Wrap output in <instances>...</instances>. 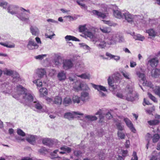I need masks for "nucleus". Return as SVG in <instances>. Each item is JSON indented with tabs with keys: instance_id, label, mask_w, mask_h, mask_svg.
Instances as JSON below:
<instances>
[{
	"instance_id": "f257e3e1",
	"label": "nucleus",
	"mask_w": 160,
	"mask_h": 160,
	"mask_svg": "<svg viewBox=\"0 0 160 160\" xmlns=\"http://www.w3.org/2000/svg\"><path fill=\"white\" fill-rule=\"evenodd\" d=\"M13 97L17 100L22 99L26 102H31L33 100V96L28 93L27 90L20 85L17 87V92L13 95Z\"/></svg>"
},
{
	"instance_id": "f03ea898",
	"label": "nucleus",
	"mask_w": 160,
	"mask_h": 160,
	"mask_svg": "<svg viewBox=\"0 0 160 160\" xmlns=\"http://www.w3.org/2000/svg\"><path fill=\"white\" fill-rule=\"evenodd\" d=\"M76 86L73 87L77 91L81 90L87 91L89 89V88L86 83H80L78 84V82L75 83Z\"/></svg>"
},
{
	"instance_id": "7ed1b4c3",
	"label": "nucleus",
	"mask_w": 160,
	"mask_h": 160,
	"mask_svg": "<svg viewBox=\"0 0 160 160\" xmlns=\"http://www.w3.org/2000/svg\"><path fill=\"white\" fill-rule=\"evenodd\" d=\"M124 121L131 131L135 133L136 132V130L134 127L133 124L131 121L128 118H124Z\"/></svg>"
},
{
	"instance_id": "20e7f679",
	"label": "nucleus",
	"mask_w": 160,
	"mask_h": 160,
	"mask_svg": "<svg viewBox=\"0 0 160 160\" xmlns=\"http://www.w3.org/2000/svg\"><path fill=\"white\" fill-rule=\"evenodd\" d=\"M63 67L64 69L67 70L72 68L73 64L70 60L66 59L63 60Z\"/></svg>"
},
{
	"instance_id": "39448f33",
	"label": "nucleus",
	"mask_w": 160,
	"mask_h": 160,
	"mask_svg": "<svg viewBox=\"0 0 160 160\" xmlns=\"http://www.w3.org/2000/svg\"><path fill=\"white\" fill-rule=\"evenodd\" d=\"M42 143L49 147H52L55 143L54 140L49 138H44L42 140Z\"/></svg>"
},
{
	"instance_id": "423d86ee",
	"label": "nucleus",
	"mask_w": 160,
	"mask_h": 160,
	"mask_svg": "<svg viewBox=\"0 0 160 160\" xmlns=\"http://www.w3.org/2000/svg\"><path fill=\"white\" fill-rule=\"evenodd\" d=\"M125 19L129 23H132L134 22V16L131 14L129 12H127L123 14Z\"/></svg>"
},
{
	"instance_id": "0eeeda50",
	"label": "nucleus",
	"mask_w": 160,
	"mask_h": 160,
	"mask_svg": "<svg viewBox=\"0 0 160 160\" xmlns=\"http://www.w3.org/2000/svg\"><path fill=\"white\" fill-rule=\"evenodd\" d=\"M159 63V60L157 58H153L148 61V64L152 68H155Z\"/></svg>"
},
{
	"instance_id": "6e6552de",
	"label": "nucleus",
	"mask_w": 160,
	"mask_h": 160,
	"mask_svg": "<svg viewBox=\"0 0 160 160\" xmlns=\"http://www.w3.org/2000/svg\"><path fill=\"white\" fill-rule=\"evenodd\" d=\"M38 45L34 41L32 40H30L27 45L28 48L30 50H33L38 48Z\"/></svg>"
},
{
	"instance_id": "1a4fd4ad",
	"label": "nucleus",
	"mask_w": 160,
	"mask_h": 160,
	"mask_svg": "<svg viewBox=\"0 0 160 160\" xmlns=\"http://www.w3.org/2000/svg\"><path fill=\"white\" fill-rule=\"evenodd\" d=\"M80 98L82 101L83 102H85L89 99V93L86 92H83L81 93Z\"/></svg>"
},
{
	"instance_id": "9d476101",
	"label": "nucleus",
	"mask_w": 160,
	"mask_h": 160,
	"mask_svg": "<svg viewBox=\"0 0 160 160\" xmlns=\"http://www.w3.org/2000/svg\"><path fill=\"white\" fill-rule=\"evenodd\" d=\"M92 87L95 89L97 90L99 92L101 91H107V90L105 87L101 85H96L93 84H92Z\"/></svg>"
},
{
	"instance_id": "9b49d317",
	"label": "nucleus",
	"mask_w": 160,
	"mask_h": 160,
	"mask_svg": "<svg viewBox=\"0 0 160 160\" xmlns=\"http://www.w3.org/2000/svg\"><path fill=\"white\" fill-rule=\"evenodd\" d=\"M26 140L29 143L34 145L36 142V138L33 135L29 136L26 138Z\"/></svg>"
},
{
	"instance_id": "f8f14e48",
	"label": "nucleus",
	"mask_w": 160,
	"mask_h": 160,
	"mask_svg": "<svg viewBox=\"0 0 160 160\" xmlns=\"http://www.w3.org/2000/svg\"><path fill=\"white\" fill-rule=\"evenodd\" d=\"M17 7L13 6L10 5L8 8V10L9 12L12 14H14L16 13V11L17 9Z\"/></svg>"
},
{
	"instance_id": "ddd939ff",
	"label": "nucleus",
	"mask_w": 160,
	"mask_h": 160,
	"mask_svg": "<svg viewBox=\"0 0 160 160\" xmlns=\"http://www.w3.org/2000/svg\"><path fill=\"white\" fill-rule=\"evenodd\" d=\"M92 12L94 15H97L98 17H101L103 18H104L106 17L105 14L102 13L97 10H93Z\"/></svg>"
},
{
	"instance_id": "4468645a",
	"label": "nucleus",
	"mask_w": 160,
	"mask_h": 160,
	"mask_svg": "<svg viewBox=\"0 0 160 160\" xmlns=\"http://www.w3.org/2000/svg\"><path fill=\"white\" fill-rule=\"evenodd\" d=\"M21 20L23 21H26L29 20V15H27L25 14L21 13L18 16Z\"/></svg>"
},
{
	"instance_id": "2eb2a0df",
	"label": "nucleus",
	"mask_w": 160,
	"mask_h": 160,
	"mask_svg": "<svg viewBox=\"0 0 160 160\" xmlns=\"http://www.w3.org/2000/svg\"><path fill=\"white\" fill-rule=\"evenodd\" d=\"M40 96L41 97H44L48 95L47 89L46 88H42L39 90Z\"/></svg>"
},
{
	"instance_id": "dca6fc26",
	"label": "nucleus",
	"mask_w": 160,
	"mask_h": 160,
	"mask_svg": "<svg viewBox=\"0 0 160 160\" xmlns=\"http://www.w3.org/2000/svg\"><path fill=\"white\" fill-rule=\"evenodd\" d=\"M113 15L116 18L120 19L122 18L123 16L122 15L121 12L118 10H113Z\"/></svg>"
},
{
	"instance_id": "f3484780",
	"label": "nucleus",
	"mask_w": 160,
	"mask_h": 160,
	"mask_svg": "<svg viewBox=\"0 0 160 160\" xmlns=\"http://www.w3.org/2000/svg\"><path fill=\"white\" fill-rule=\"evenodd\" d=\"M146 32L148 33L150 36L152 37H155L157 34V32L153 29H150L147 30Z\"/></svg>"
},
{
	"instance_id": "a211bd4d",
	"label": "nucleus",
	"mask_w": 160,
	"mask_h": 160,
	"mask_svg": "<svg viewBox=\"0 0 160 160\" xmlns=\"http://www.w3.org/2000/svg\"><path fill=\"white\" fill-rule=\"evenodd\" d=\"M62 99L61 97L56 96L54 98V102L57 105H60L62 103Z\"/></svg>"
},
{
	"instance_id": "6ab92c4d",
	"label": "nucleus",
	"mask_w": 160,
	"mask_h": 160,
	"mask_svg": "<svg viewBox=\"0 0 160 160\" xmlns=\"http://www.w3.org/2000/svg\"><path fill=\"white\" fill-rule=\"evenodd\" d=\"M72 102V100L70 98L66 97L64 99L63 103V104L66 106L71 103Z\"/></svg>"
},
{
	"instance_id": "aec40b11",
	"label": "nucleus",
	"mask_w": 160,
	"mask_h": 160,
	"mask_svg": "<svg viewBox=\"0 0 160 160\" xmlns=\"http://www.w3.org/2000/svg\"><path fill=\"white\" fill-rule=\"evenodd\" d=\"M65 39L66 40L70 41L72 40L73 41H79V40L76 38L75 37L71 36V35H67L65 37Z\"/></svg>"
},
{
	"instance_id": "412c9836",
	"label": "nucleus",
	"mask_w": 160,
	"mask_h": 160,
	"mask_svg": "<svg viewBox=\"0 0 160 160\" xmlns=\"http://www.w3.org/2000/svg\"><path fill=\"white\" fill-rule=\"evenodd\" d=\"M37 73L39 77L42 78L45 74L46 72L44 69H40L38 70Z\"/></svg>"
},
{
	"instance_id": "4be33fe9",
	"label": "nucleus",
	"mask_w": 160,
	"mask_h": 160,
	"mask_svg": "<svg viewBox=\"0 0 160 160\" xmlns=\"http://www.w3.org/2000/svg\"><path fill=\"white\" fill-rule=\"evenodd\" d=\"M31 32L33 35L36 36L38 34V29L36 27L31 26L30 28Z\"/></svg>"
},
{
	"instance_id": "5701e85b",
	"label": "nucleus",
	"mask_w": 160,
	"mask_h": 160,
	"mask_svg": "<svg viewBox=\"0 0 160 160\" xmlns=\"http://www.w3.org/2000/svg\"><path fill=\"white\" fill-rule=\"evenodd\" d=\"M159 121L157 119H154L148 121V123L150 126L156 125L158 124Z\"/></svg>"
},
{
	"instance_id": "b1692460",
	"label": "nucleus",
	"mask_w": 160,
	"mask_h": 160,
	"mask_svg": "<svg viewBox=\"0 0 160 160\" xmlns=\"http://www.w3.org/2000/svg\"><path fill=\"white\" fill-rule=\"evenodd\" d=\"M153 91L154 93L159 97H160V87L159 86H155L153 88Z\"/></svg>"
},
{
	"instance_id": "393cba45",
	"label": "nucleus",
	"mask_w": 160,
	"mask_h": 160,
	"mask_svg": "<svg viewBox=\"0 0 160 160\" xmlns=\"http://www.w3.org/2000/svg\"><path fill=\"white\" fill-rule=\"evenodd\" d=\"M152 138V141L153 143H156L159 140L160 137L158 134H155L153 135Z\"/></svg>"
},
{
	"instance_id": "a878e982",
	"label": "nucleus",
	"mask_w": 160,
	"mask_h": 160,
	"mask_svg": "<svg viewBox=\"0 0 160 160\" xmlns=\"http://www.w3.org/2000/svg\"><path fill=\"white\" fill-rule=\"evenodd\" d=\"M58 76L59 80L60 81L65 80L66 77V75L63 72L58 73Z\"/></svg>"
},
{
	"instance_id": "bb28decb",
	"label": "nucleus",
	"mask_w": 160,
	"mask_h": 160,
	"mask_svg": "<svg viewBox=\"0 0 160 160\" xmlns=\"http://www.w3.org/2000/svg\"><path fill=\"white\" fill-rule=\"evenodd\" d=\"M80 98L77 96H74L72 98V100L74 103H79L80 102Z\"/></svg>"
},
{
	"instance_id": "cd10ccee",
	"label": "nucleus",
	"mask_w": 160,
	"mask_h": 160,
	"mask_svg": "<svg viewBox=\"0 0 160 160\" xmlns=\"http://www.w3.org/2000/svg\"><path fill=\"white\" fill-rule=\"evenodd\" d=\"M60 149L61 150L64 151V152H65V153H69L71 151V149L70 148L66 146H64L61 147Z\"/></svg>"
},
{
	"instance_id": "c85d7f7f",
	"label": "nucleus",
	"mask_w": 160,
	"mask_h": 160,
	"mask_svg": "<svg viewBox=\"0 0 160 160\" xmlns=\"http://www.w3.org/2000/svg\"><path fill=\"white\" fill-rule=\"evenodd\" d=\"M159 70L158 69L156 68L154 71L152 70L151 72V74L152 77L155 78H157L159 75Z\"/></svg>"
},
{
	"instance_id": "c756f323",
	"label": "nucleus",
	"mask_w": 160,
	"mask_h": 160,
	"mask_svg": "<svg viewBox=\"0 0 160 160\" xmlns=\"http://www.w3.org/2000/svg\"><path fill=\"white\" fill-rule=\"evenodd\" d=\"M33 102L35 103L34 107L36 109L38 110H41L42 109V106L38 101H34Z\"/></svg>"
},
{
	"instance_id": "7c9ffc66",
	"label": "nucleus",
	"mask_w": 160,
	"mask_h": 160,
	"mask_svg": "<svg viewBox=\"0 0 160 160\" xmlns=\"http://www.w3.org/2000/svg\"><path fill=\"white\" fill-rule=\"evenodd\" d=\"M64 117L65 118H67L69 120L72 119L74 118L73 114L70 112L66 113L64 114Z\"/></svg>"
},
{
	"instance_id": "2f4dec72",
	"label": "nucleus",
	"mask_w": 160,
	"mask_h": 160,
	"mask_svg": "<svg viewBox=\"0 0 160 160\" xmlns=\"http://www.w3.org/2000/svg\"><path fill=\"white\" fill-rule=\"evenodd\" d=\"M78 77H80L84 79H88L90 78V75L89 74L83 73L81 75H77Z\"/></svg>"
},
{
	"instance_id": "473e14b6",
	"label": "nucleus",
	"mask_w": 160,
	"mask_h": 160,
	"mask_svg": "<svg viewBox=\"0 0 160 160\" xmlns=\"http://www.w3.org/2000/svg\"><path fill=\"white\" fill-rule=\"evenodd\" d=\"M137 74L142 80L144 81L146 79L145 75L144 73L138 72H137Z\"/></svg>"
},
{
	"instance_id": "72a5a7b5",
	"label": "nucleus",
	"mask_w": 160,
	"mask_h": 160,
	"mask_svg": "<svg viewBox=\"0 0 160 160\" xmlns=\"http://www.w3.org/2000/svg\"><path fill=\"white\" fill-rule=\"evenodd\" d=\"M100 30L102 32L105 33H109L111 32V29L108 27H102L100 28Z\"/></svg>"
},
{
	"instance_id": "f704fd0d",
	"label": "nucleus",
	"mask_w": 160,
	"mask_h": 160,
	"mask_svg": "<svg viewBox=\"0 0 160 160\" xmlns=\"http://www.w3.org/2000/svg\"><path fill=\"white\" fill-rule=\"evenodd\" d=\"M148 95L149 98L155 102H157L158 100L157 98L152 95L150 92H148Z\"/></svg>"
},
{
	"instance_id": "c9c22d12",
	"label": "nucleus",
	"mask_w": 160,
	"mask_h": 160,
	"mask_svg": "<svg viewBox=\"0 0 160 160\" xmlns=\"http://www.w3.org/2000/svg\"><path fill=\"white\" fill-rule=\"evenodd\" d=\"M108 81L109 85L114 88H113L114 85H112V84L113 82V78H111L110 77H109L108 79Z\"/></svg>"
},
{
	"instance_id": "e433bc0d",
	"label": "nucleus",
	"mask_w": 160,
	"mask_h": 160,
	"mask_svg": "<svg viewBox=\"0 0 160 160\" xmlns=\"http://www.w3.org/2000/svg\"><path fill=\"white\" fill-rule=\"evenodd\" d=\"M125 90L128 92V94H132L133 91L132 89L129 86H127L125 88Z\"/></svg>"
},
{
	"instance_id": "4c0bfd02",
	"label": "nucleus",
	"mask_w": 160,
	"mask_h": 160,
	"mask_svg": "<svg viewBox=\"0 0 160 160\" xmlns=\"http://www.w3.org/2000/svg\"><path fill=\"white\" fill-rule=\"evenodd\" d=\"M85 117L91 121L96 120L97 119V118L95 116L87 115Z\"/></svg>"
},
{
	"instance_id": "58836bf2",
	"label": "nucleus",
	"mask_w": 160,
	"mask_h": 160,
	"mask_svg": "<svg viewBox=\"0 0 160 160\" xmlns=\"http://www.w3.org/2000/svg\"><path fill=\"white\" fill-rule=\"evenodd\" d=\"M17 133L18 135L24 137L25 136V132L20 129H18Z\"/></svg>"
},
{
	"instance_id": "ea45409f",
	"label": "nucleus",
	"mask_w": 160,
	"mask_h": 160,
	"mask_svg": "<svg viewBox=\"0 0 160 160\" xmlns=\"http://www.w3.org/2000/svg\"><path fill=\"white\" fill-rule=\"evenodd\" d=\"M118 136L120 139H124L125 138L124 134L122 132L118 131L117 133Z\"/></svg>"
},
{
	"instance_id": "a19ab883",
	"label": "nucleus",
	"mask_w": 160,
	"mask_h": 160,
	"mask_svg": "<svg viewBox=\"0 0 160 160\" xmlns=\"http://www.w3.org/2000/svg\"><path fill=\"white\" fill-rule=\"evenodd\" d=\"M85 35L87 36V37H88L90 38H93V33L91 32H85L84 33Z\"/></svg>"
},
{
	"instance_id": "79ce46f5",
	"label": "nucleus",
	"mask_w": 160,
	"mask_h": 160,
	"mask_svg": "<svg viewBox=\"0 0 160 160\" xmlns=\"http://www.w3.org/2000/svg\"><path fill=\"white\" fill-rule=\"evenodd\" d=\"M79 31L80 32H83L85 31L86 29L85 25L80 26L79 28Z\"/></svg>"
},
{
	"instance_id": "37998d69",
	"label": "nucleus",
	"mask_w": 160,
	"mask_h": 160,
	"mask_svg": "<svg viewBox=\"0 0 160 160\" xmlns=\"http://www.w3.org/2000/svg\"><path fill=\"white\" fill-rule=\"evenodd\" d=\"M84 0H78L76 2L78 5L80 6H81L84 7L85 8H87V7L85 6V5L84 3H81L80 2H82Z\"/></svg>"
},
{
	"instance_id": "c03bdc74",
	"label": "nucleus",
	"mask_w": 160,
	"mask_h": 160,
	"mask_svg": "<svg viewBox=\"0 0 160 160\" xmlns=\"http://www.w3.org/2000/svg\"><path fill=\"white\" fill-rule=\"evenodd\" d=\"M0 44L2 45V46H4L6 47H7V48H14V47H15V45H8L6 43H3V42H0Z\"/></svg>"
},
{
	"instance_id": "a18cd8bd",
	"label": "nucleus",
	"mask_w": 160,
	"mask_h": 160,
	"mask_svg": "<svg viewBox=\"0 0 160 160\" xmlns=\"http://www.w3.org/2000/svg\"><path fill=\"white\" fill-rule=\"evenodd\" d=\"M13 72L12 70H7L4 72V74H6L8 75H11L13 74Z\"/></svg>"
},
{
	"instance_id": "49530a36",
	"label": "nucleus",
	"mask_w": 160,
	"mask_h": 160,
	"mask_svg": "<svg viewBox=\"0 0 160 160\" xmlns=\"http://www.w3.org/2000/svg\"><path fill=\"white\" fill-rule=\"evenodd\" d=\"M8 3L6 2H0V6L6 8L7 6Z\"/></svg>"
},
{
	"instance_id": "de8ad7c7",
	"label": "nucleus",
	"mask_w": 160,
	"mask_h": 160,
	"mask_svg": "<svg viewBox=\"0 0 160 160\" xmlns=\"http://www.w3.org/2000/svg\"><path fill=\"white\" fill-rule=\"evenodd\" d=\"M46 54H42L38 55L35 57V58L36 59H42L44 57H46Z\"/></svg>"
},
{
	"instance_id": "09e8293b",
	"label": "nucleus",
	"mask_w": 160,
	"mask_h": 160,
	"mask_svg": "<svg viewBox=\"0 0 160 160\" xmlns=\"http://www.w3.org/2000/svg\"><path fill=\"white\" fill-rule=\"evenodd\" d=\"M146 85L150 87L151 88H152L153 89V85L152 83L150 82H147L146 81V82L145 83Z\"/></svg>"
},
{
	"instance_id": "8fccbe9b",
	"label": "nucleus",
	"mask_w": 160,
	"mask_h": 160,
	"mask_svg": "<svg viewBox=\"0 0 160 160\" xmlns=\"http://www.w3.org/2000/svg\"><path fill=\"white\" fill-rule=\"evenodd\" d=\"M37 86L38 87H41L42 86V82L40 81L39 80H37L36 82Z\"/></svg>"
},
{
	"instance_id": "3c124183",
	"label": "nucleus",
	"mask_w": 160,
	"mask_h": 160,
	"mask_svg": "<svg viewBox=\"0 0 160 160\" xmlns=\"http://www.w3.org/2000/svg\"><path fill=\"white\" fill-rule=\"evenodd\" d=\"M137 38L138 40L141 41H143L145 39L144 37L140 34L138 35Z\"/></svg>"
},
{
	"instance_id": "603ef678",
	"label": "nucleus",
	"mask_w": 160,
	"mask_h": 160,
	"mask_svg": "<svg viewBox=\"0 0 160 160\" xmlns=\"http://www.w3.org/2000/svg\"><path fill=\"white\" fill-rule=\"evenodd\" d=\"M151 104V103L148 100H146L145 98H144V101L143 103V106H145L146 105H149Z\"/></svg>"
},
{
	"instance_id": "864d4df0",
	"label": "nucleus",
	"mask_w": 160,
	"mask_h": 160,
	"mask_svg": "<svg viewBox=\"0 0 160 160\" xmlns=\"http://www.w3.org/2000/svg\"><path fill=\"white\" fill-rule=\"evenodd\" d=\"M118 129L120 131H122L123 129V128L122 127L120 123H118L117 125Z\"/></svg>"
},
{
	"instance_id": "5fc2aeb1",
	"label": "nucleus",
	"mask_w": 160,
	"mask_h": 160,
	"mask_svg": "<svg viewBox=\"0 0 160 160\" xmlns=\"http://www.w3.org/2000/svg\"><path fill=\"white\" fill-rule=\"evenodd\" d=\"M106 42H102V43H100L98 46L100 47L101 48H104L106 46Z\"/></svg>"
},
{
	"instance_id": "6e6d98bb",
	"label": "nucleus",
	"mask_w": 160,
	"mask_h": 160,
	"mask_svg": "<svg viewBox=\"0 0 160 160\" xmlns=\"http://www.w3.org/2000/svg\"><path fill=\"white\" fill-rule=\"evenodd\" d=\"M74 155L77 157H79L82 153L81 151H77L74 152Z\"/></svg>"
},
{
	"instance_id": "4d7b16f0",
	"label": "nucleus",
	"mask_w": 160,
	"mask_h": 160,
	"mask_svg": "<svg viewBox=\"0 0 160 160\" xmlns=\"http://www.w3.org/2000/svg\"><path fill=\"white\" fill-rule=\"evenodd\" d=\"M106 55L107 56L109 57L110 59L113 58V56H114V55H112L111 53L108 52H106Z\"/></svg>"
},
{
	"instance_id": "13d9d810",
	"label": "nucleus",
	"mask_w": 160,
	"mask_h": 160,
	"mask_svg": "<svg viewBox=\"0 0 160 160\" xmlns=\"http://www.w3.org/2000/svg\"><path fill=\"white\" fill-rule=\"evenodd\" d=\"M130 142L128 140H127L126 141L125 145V147L127 148H128L129 147Z\"/></svg>"
},
{
	"instance_id": "bf43d9fd",
	"label": "nucleus",
	"mask_w": 160,
	"mask_h": 160,
	"mask_svg": "<svg viewBox=\"0 0 160 160\" xmlns=\"http://www.w3.org/2000/svg\"><path fill=\"white\" fill-rule=\"evenodd\" d=\"M96 115H99V117L100 118V121L101 120V115L102 114V110L100 109L99 111H98L95 114Z\"/></svg>"
},
{
	"instance_id": "052dcab7",
	"label": "nucleus",
	"mask_w": 160,
	"mask_h": 160,
	"mask_svg": "<svg viewBox=\"0 0 160 160\" xmlns=\"http://www.w3.org/2000/svg\"><path fill=\"white\" fill-rule=\"evenodd\" d=\"M106 116L108 119H110L112 118V116L111 114L109 112L107 113L106 114Z\"/></svg>"
},
{
	"instance_id": "680f3d73",
	"label": "nucleus",
	"mask_w": 160,
	"mask_h": 160,
	"mask_svg": "<svg viewBox=\"0 0 160 160\" xmlns=\"http://www.w3.org/2000/svg\"><path fill=\"white\" fill-rule=\"evenodd\" d=\"M20 9L22 12H24L26 11L28 12L29 14L30 13V12L29 10L28 9L26 10L22 8H20Z\"/></svg>"
},
{
	"instance_id": "e2e57ef3",
	"label": "nucleus",
	"mask_w": 160,
	"mask_h": 160,
	"mask_svg": "<svg viewBox=\"0 0 160 160\" xmlns=\"http://www.w3.org/2000/svg\"><path fill=\"white\" fill-rule=\"evenodd\" d=\"M133 155L134 158V160H138V158L137 156V153L135 152H133Z\"/></svg>"
},
{
	"instance_id": "0e129e2a",
	"label": "nucleus",
	"mask_w": 160,
	"mask_h": 160,
	"mask_svg": "<svg viewBox=\"0 0 160 160\" xmlns=\"http://www.w3.org/2000/svg\"><path fill=\"white\" fill-rule=\"evenodd\" d=\"M116 96L117 97L119 98H123V96L122 94L120 93H117Z\"/></svg>"
},
{
	"instance_id": "69168bd1",
	"label": "nucleus",
	"mask_w": 160,
	"mask_h": 160,
	"mask_svg": "<svg viewBox=\"0 0 160 160\" xmlns=\"http://www.w3.org/2000/svg\"><path fill=\"white\" fill-rule=\"evenodd\" d=\"M150 160H160V157L159 158H158L156 156H153L151 158Z\"/></svg>"
},
{
	"instance_id": "338daca9",
	"label": "nucleus",
	"mask_w": 160,
	"mask_h": 160,
	"mask_svg": "<svg viewBox=\"0 0 160 160\" xmlns=\"http://www.w3.org/2000/svg\"><path fill=\"white\" fill-rule=\"evenodd\" d=\"M136 65V62H131L130 66L131 67H134Z\"/></svg>"
},
{
	"instance_id": "774afa93",
	"label": "nucleus",
	"mask_w": 160,
	"mask_h": 160,
	"mask_svg": "<svg viewBox=\"0 0 160 160\" xmlns=\"http://www.w3.org/2000/svg\"><path fill=\"white\" fill-rule=\"evenodd\" d=\"M21 160H32V158H31L28 157H24Z\"/></svg>"
}]
</instances>
